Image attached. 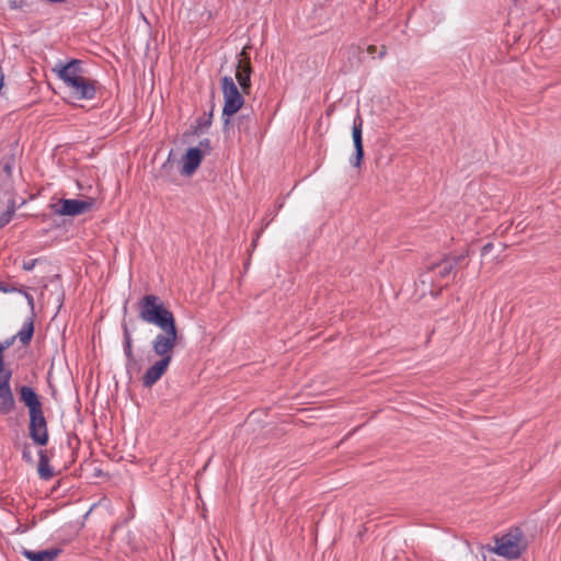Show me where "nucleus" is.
<instances>
[{"instance_id": "nucleus-24", "label": "nucleus", "mask_w": 561, "mask_h": 561, "mask_svg": "<svg viewBox=\"0 0 561 561\" xmlns=\"http://www.w3.org/2000/svg\"><path fill=\"white\" fill-rule=\"evenodd\" d=\"M375 51H376V46H369V47H368V53H369L370 55L375 54Z\"/></svg>"}, {"instance_id": "nucleus-18", "label": "nucleus", "mask_w": 561, "mask_h": 561, "mask_svg": "<svg viewBox=\"0 0 561 561\" xmlns=\"http://www.w3.org/2000/svg\"><path fill=\"white\" fill-rule=\"evenodd\" d=\"M18 291H19V293H21V294H23V296L25 297V299H26V301H27V305H28V307H30L31 311H32V312H34V308H35V306H34V298H33V296H32V295H30V294H28V293H26V291H22V290H18Z\"/></svg>"}, {"instance_id": "nucleus-2", "label": "nucleus", "mask_w": 561, "mask_h": 561, "mask_svg": "<svg viewBox=\"0 0 561 561\" xmlns=\"http://www.w3.org/2000/svg\"><path fill=\"white\" fill-rule=\"evenodd\" d=\"M20 400L28 408V435L37 446H46L49 439L47 422L39 397L30 386L19 389Z\"/></svg>"}, {"instance_id": "nucleus-5", "label": "nucleus", "mask_w": 561, "mask_h": 561, "mask_svg": "<svg viewBox=\"0 0 561 561\" xmlns=\"http://www.w3.org/2000/svg\"><path fill=\"white\" fill-rule=\"evenodd\" d=\"M221 90L225 101L222 116L225 124H228L229 118L242 107L244 100L231 77L225 76L221 79Z\"/></svg>"}, {"instance_id": "nucleus-17", "label": "nucleus", "mask_w": 561, "mask_h": 561, "mask_svg": "<svg viewBox=\"0 0 561 561\" xmlns=\"http://www.w3.org/2000/svg\"><path fill=\"white\" fill-rule=\"evenodd\" d=\"M12 373L10 369L4 367H0V388L1 387H10V379Z\"/></svg>"}, {"instance_id": "nucleus-6", "label": "nucleus", "mask_w": 561, "mask_h": 561, "mask_svg": "<svg viewBox=\"0 0 561 561\" xmlns=\"http://www.w3.org/2000/svg\"><path fill=\"white\" fill-rule=\"evenodd\" d=\"M93 198L71 199L61 198L58 204L51 205L53 211L58 216H79L92 209Z\"/></svg>"}, {"instance_id": "nucleus-21", "label": "nucleus", "mask_w": 561, "mask_h": 561, "mask_svg": "<svg viewBox=\"0 0 561 561\" xmlns=\"http://www.w3.org/2000/svg\"><path fill=\"white\" fill-rule=\"evenodd\" d=\"M3 171L5 172L7 176L10 178L12 173V167L10 163H5L3 167Z\"/></svg>"}, {"instance_id": "nucleus-19", "label": "nucleus", "mask_w": 561, "mask_h": 561, "mask_svg": "<svg viewBox=\"0 0 561 561\" xmlns=\"http://www.w3.org/2000/svg\"><path fill=\"white\" fill-rule=\"evenodd\" d=\"M18 289L14 288V287H9L8 285H5L4 283H1L0 282V291L1 293H13V291H16Z\"/></svg>"}, {"instance_id": "nucleus-16", "label": "nucleus", "mask_w": 561, "mask_h": 561, "mask_svg": "<svg viewBox=\"0 0 561 561\" xmlns=\"http://www.w3.org/2000/svg\"><path fill=\"white\" fill-rule=\"evenodd\" d=\"M15 209H16L15 203L12 201L11 204L8 206V209L3 214L0 215V227L1 228L11 221V219L15 213Z\"/></svg>"}, {"instance_id": "nucleus-23", "label": "nucleus", "mask_w": 561, "mask_h": 561, "mask_svg": "<svg viewBox=\"0 0 561 561\" xmlns=\"http://www.w3.org/2000/svg\"><path fill=\"white\" fill-rule=\"evenodd\" d=\"M0 367H4V363H3V352H2V348L0 347Z\"/></svg>"}, {"instance_id": "nucleus-4", "label": "nucleus", "mask_w": 561, "mask_h": 561, "mask_svg": "<svg viewBox=\"0 0 561 561\" xmlns=\"http://www.w3.org/2000/svg\"><path fill=\"white\" fill-rule=\"evenodd\" d=\"M524 549L523 533L519 528L511 529L508 533L495 538V546L488 550L507 559H517Z\"/></svg>"}, {"instance_id": "nucleus-11", "label": "nucleus", "mask_w": 561, "mask_h": 561, "mask_svg": "<svg viewBox=\"0 0 561 561\" xmlns=\"http://www.w3.org/2000/svg\"><path fill=\"white\" fill-rule=\"evenodd\" d=\"M15 407V400L11 387L0 388V413L9 414Z\"/></svg>"}, {"instance_id": "nucleus-22", "label": "nucleus", "mask_w": 561, "mask_h": 561, "mask_svg": "<svg viewBox=\"0 0 561 561\" xmlns=\"http://www.w3.org/2000/svg\"><path fill=\"white\" fill-rule=\"evenodd\" d=\"M12 340H8L5 341L4 343H0V347L2 348V352H4L8 347H10V345L12 344Z\"/></svg>"}, {"instance_id": "nucleus-15", "label": "nucleus", "mask_w": 561, "mask_h": 561, "mask_svg": "<svg viewBox=\"0 0 561 561\" xmlns=\"http://www.w3.org/2000/svg\"><path fill=\"white\" fill-rule=\"evenodd\" d=\"M124 337H125V345H124V353L125 356L129 362L134 360V352H133V345H131V335L127 328H125L124 331Z\"/></svg>"}, {"instance_id": "nucleus-12", "label": "nucleus", "mask_w": 561, "mask_h": 561, "mask_svg": "<svg viewBox=\"0 0 561 561\" xmlns=\"http://www.w3.org/2000/svg\"><path fill=\"white\" fill-rule=\"evenodd\" d=\"M38 474L44 480H49L53 476V469L49 466V460L45 450L38 453Z\"/></svg>"}, {"instance_id": "nucleus-8", "label": "nucleus", "mask_w": 561, "mask_h": 561, "mask_svg": "<svg viewBox=\"0 0 561 561\" xmlns=\"http://www.w3.org/2000/svg\"><path fill=\"white\" fill-rule=\"evenodd\" d=\"M352 137L355 147V156L354 159L351 160V163L354 167H359L364 157L363 149V119L359 114H357L353 122L352 127Z\"/></svg>"}, {"instance_id": "nucleus-26", "label": "nucleus", "mask_w": 561, "mask_h": 561, "mask_svg": "<svg viewBox=\"0 0 561 561\" xmlns=\"http://www.w3.org/2000/svg\"><path fill=\"white\" fill-rule=\"evenodd\" d=\"M489 248H490V244H486V245L483 248V250H484V251H486V250H489Z\"/></svg>"}, {"instance_id": "nucleus-7", "label": "nucleus", "mask_w": 561, "mask_h": 561, "mask_svg": "<svg viewBox=\"0 0 561 561\" xmlns=\"http://www.w3.org/2000/svg\"><path fill=\"white\" fill-rule=\"evenodd\" d=\"M251 65L250 56L247 47L240 53V59L237 67L236 78L241 87L243 93L248 94L251 88Z\"/></svg>"}, {"instance_id": "nucleus-20", "label": "nucleus", "mask_w": 561, "mask_h": 561, "mask_svg": "<svg viewBox=\"0 0 561 561\" xmlns=\"http://www.w3.org/2000/svg\"><path fill=\"white\" fill-rule=\"evenodd\" d=\"M22 456H23V459H25L27 461L32 460L31 451L28 450L27 447H24V449L22 451Z\"/></svg>"}, {"instance_id": "nucleus-9", "label": "nucleus", "mask_w": 561, "mask_h": 561, "mask_svg": "<svg viewBox=\"0 0 561 561\" xmlns=\"http://www.w3.org/2000/svg\"><path fill=\"white\" fill-rule=\"evenodd\" d=\"M203 154L199 148H190L182 158L181 173L184 175H192L199 167Z\"/></svg>"}, {"instance_id": "nucleus-1", "label": "nucleus", "mask_w": 561, "mask_h": 561, "mask_svg": "<svg viewBox=\"0 0 561 561\" xmlns=\"http://www.w3.org/2000/svg\"><path fill=\"white\" fill-rule=\"evenodd\" d=\"M138 308L139 318L144 322L153 324L161 330L151 342L152 351L159 359L142 376L144 387L151 388L167 373L178 344L179 333L173 313L158 296H144L139 300Z\"/></svg>"}, {"instance_id": "nucleus-10", "label": "nucleus", "mask_w": 561, "mask_h": 561, "mask_svg": "<svg viewBox=\"0 0 561 561\" xmlns=\"http://www.w3.org/2000/svg\"><path fill=\"white\" fill-rule=\"evenodd\" d=\"M59 549L28 550L23 549L22 556L30 561H55L59 556Z\"/></svg>"}, {"instance_id": "nucleus-25", "label": "nucleus", "mask_w": 561, "mask_h": 561, "mask_svg": "<svg viewBox=\"0 0 561 561\" xmlns=\"http://www.w3.org/2000/svg\"><path fill=\"white\" fill-rule=\"evenodd\" d=\"M385 54H386V50H385V48L382 47V49H381V51H380V54H379V57H380V58H381V57H383V56H385Z\"/></svg>"}, {"instance_id": "nucleus-13", "label": "nucleus", "mask_w": 561, "mask_h": 561, "mask_svg": "<svg viewBox=\"0 0 561 561\" xmlns=\"http://www.w3.org/2000/svg\"><path fill=\"white\" fill-rule=\"evenodd\" d=\"M34 333V321L33 318H30L22 327V329L16 333L13 339H19L22 344H27Z\"/></svg>"}, {"instance_id": "nucleus-14", "label": "nucleus", "mask_w": 561, "mask_h": 561, "mask_svg": "<svg viewBox=\"0 0 561 561\" xmlns=\"http://www.w3.org/2000/svg\"><path fill=\"white\" fill-rule=\"evenodd\" d=\"M457 264L455 259H446L440 263L436 264L434 271L440 278H446L450 275L453 268Z\"/></svg>"}, {"instance_id": "nucleus-3", "label": "nucleus", "mask_w": 561, "mask_h": 561, "mask_svg": "<svg viewBox=\"0 0 561 561\" xmlns=\"http://www.w3.org/2000/svg\"><path fill=\"white\" fill-rule=\"evenodd\" d=\"M54 71L78 100H91L94 98V83L84 77L80 60L72 59L65 65L60 62L54 68Z\"/></svg>"}]
</instances>
